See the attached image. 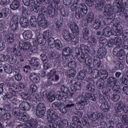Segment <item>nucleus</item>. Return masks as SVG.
<instances>
[{
  "label": "nucleus",
  "instance_id": "obj_7",
  "mask_svg": "<svg viewBox=\"0 0 128 128\" xmlns=\"http://www.w3.org/2000/svg\"><path fill=\"white\" fill-rule=\"evenodd\" d=\"M47 118L48 122L51 124L48 125L50 128H59V126L57 125L58 124L59 120L58 119L53 118L52 117L48 116Z\"/></svg>",
  "mask_w": 128,
  "mask_h": 128
},
{
  "label": "nucleus",
  "instance_id": "obj_43",
  "mask_svg": "<svg viewBox=\"0 0 128 128\" xmlns=\"http://www.w3.org/2000/svg\"><path fill=\"white\" fill-rule=\"evenodd\" d=\"M121 37L122 36H117L114 39V43H116V45L118 46V47L120 46L122 44V39Z\"/></svg>",
  "mask_w": 128,
  "mask_h": 128
},
{
  "label": "nucleus",
  "instance_id": "obj_8",
  "mask_svg": "<svg viewBox=\"0 0 128 128\" xmlns=\"http://www.w3.org/2000/svg\"><path fill=\"white\" fill-rule=\"evenodd\" d=\"M68 26L70 28L72 33L76 36L79 34L80 31L78 26L77 24L73 22H71L68 23Z\"/></svg>",
  "mask_w": 128,
  "mask_h": 128
},
{
  "label": "nucleus",
  "instance_id": "obj_16",
  "mask_svg": "<svg viewBox=\"0 0 128 128\" xmlns=\"http://www.w3.org/2000/svg\"><path fill=\"white\" fill-rule=\"evenodd\" d=\"M31 80L34 83L39 82L40 79L37 74L34 72L31 73L29 76Z\"/></svg>",
  "mask_w": 128,
  "mask_h": 128
},
{
  "label": "nucleus",
  "instance_id": "obj_56",
  "mask_svg": "<svg viewBox=\"0 0 128 128\" xmlns=\"http://www.w3.org/2000/svg\"><path fill=\"white\" fill-rule=\"evenodd\" d=\"M87 55L81 54L80 57L78 59L79 62L81 63L86 62V58Z\"/></svg>",
  "mask_w": 128,
  "mask_h": 128
},
{
  "label": "nucleus",
  "instance_id": "obj_32",
  "mask_svg": "<svg viewBox=\"0 0 128 128\" xmlns=\"http://www.w3.org/2000/svg\"><path fill=\"white\" fill-rule=\"evenodd\" d=\"M104 0H98V1L96 5V9L99 10H101L104 4Z\"/></svg>",
  "mask_w": 128,
  "mask_h": 128
},
{
  "label": "nucleus",
  "instance_id": "obj_25",
  "mask_svg": "<svg viewBox=\"0 0 128 128\" xmlns=\"http://www.w3.org/2000/svg\"><path fill=\"white\" fill-rule=\"evenodd\" d=\"M110 76V74L108 73V72L105 70H101L99 71V76L101 78H103L104 79H106L108 76Z\"/></svg>",
  "mask_w": 128,
  "mask_h": 128
},
{
  "label": "nucleus",
  "instance_id": "obj_36",
  "mask_svg": "<svg viewBox=\"0 0 128 128\" xmlns=\"http://www.w3.org/2000/svg\"><path fill=\"white\" fill-rule=\"evenodd\" d=\"M19 3L17 0H15L13 1L10 4V8L12 9L15 10L17 9L19 6Z\"/></svg>",
  "mask_w": 128,
  "mask_h": 128
},
{
  "label": "nucleus",
  "instance_id": "obj_3",
  "mask_svg": "<svg viewBox=\"0 0 128 128\" xmlns=\"http://www.w3.org/2000/svg\"><path fill=\"white\" fill-rule=\"evenodd\" d=\"M18 46L20 49L24 52H26L28 51L31 52H33L32 46L28 42H24L23 41H20L18 43Z\"/></svg>",
  "mask_w": 128,
  "mask_h": 128
},
{
  "label": "nucleus",
  "instance_id": "obj_64",
  "mask_svg": "<svg viewBox=\"0 0 128 128\" xmlns=\"http://www.w3.org/2000/svg\"><path fill=\"white\" fill-rule=\"evenodd\" d=\"M122 82L124 84L128 85V77L124 75L122 78Z\"/></svg>",
  "mask_w": 128,
  "mask_h": 128
},
{
  "label": "nucleus",
  "instance_id": "obj_57",
  "mask_svg": "<svg viewBox=\"0 0 128 128\" xmlns=\"http://www.w3.org/2000/svg\"><path fill=\"white\" fill-rule=\"evenodd\" d=\"M38 43L41 46L45 44L46 42V39L44 38H37L36 40Z\"/></svg>",
  "mask_w": 128,
  "mask_h": 128
},
{
  "label": "nucleus",
  "instance_id": "obj_5",
  "mask_svg": "<svg viewBox=\"0 0 128 128\" xmlns=\"http://www.w3.org/2000/svg\"><path fill=\"white\" fill-rule=\"evenodd\" d=\"M76 100L78 102H77L76 104L74 105L76 108L78 110H81L84 108V106L88 104V100H85L82 99L81 96H80L78 97L76 99Z\"/></svg>",
  "mask_w": 128,
  "mask_h": 128
},
{
  "label": "nucleus",
  "instance_id": "obj_14",
  "mask_svg": "<svg viewBox=\"0 0 128 128\" xmlns=\"http://www.w3.org/2000/svg\"><path fill=\"white\" fill-rule=\"evenodd\" d=\"M19 108L22 110L24 111H28L30 108V104L28 102H24L20 104Z\"/></svg>",
  "mask_w": 128,
  "mask_h": 128
},
{
  "label": "nucleus",
  "instance_id": "obj_26",
  "mask_svg": "<svg viewBox=\"0 0 128 128\" xmlns=\"http://www.w3.org/2000/svg\"><path fill=\"white\" fill-rule=\"evenodd\" d=\"M101 22L99 19L96 18L94 20L92 24L94 29L96 30L98 29L100 26Z\"/></svg>",
  "mask_w": 128,
  "mask_h": 128
},
{
  "label": "nucleus",
  "instance_id": "obj_47",
  "mask_svg": "<svg viewBox=\"0 0 128 128\" xmlns=\"http://www.w3.org/2000/svg\"><path fill=\"white\" fill-rule=\"evenodd\" d=\"M48 95L47 98L49 102H52L54 100L55 96L53 93L50 92L48 93Z\"/></svg>",
  "mask_w": 128,
  "mask_h": 128
},
{
  "label": "nucleus",
  "instance_id": "obj_28",
  "mask_svg": "<svg viewBox=\"0 0 128 128\" xmlns=\"http://www.w3.org/2000/svg\"><path fill=\"white\" fill-rule=\"evenodd\" d=\"M17 118L21 121L26 122L28 120L27 114L26 112H22L20 115Z\"/></svg>",
  "mask_w": 128,
  "mask_h": 128
},
{
  "label": "nucleus",
  "instance_id": "obj_31",
  "mask_svg": "<svg viewBox=\"0 0 128 128\" xmlns=\"http://www.w3.org/2000/svg\"><path fill=\"white\" fill-rule=\"evenodd\" d=\"M123 102L120 101L118 102L114 108L115 111L117 112H120L122 110Z\"/></svg>",
  "mask_w": 128,
  "mask_h": 128
},
{
  "label": "nucleus",
  "instance_id": "obj_39",
  "mask_svg": "<svg viewBox=\"0 0 128 128\" xmlns=\"http://www.w3.org/2000/svg\"><path fill=\"white\" fill-rule=\"evenodd\" d=\"M22 12L20 18H27L28 14V10L23 6H22Z\"/></svg>",
  "mask_w": 128,
  "mask_h": 128
},
{
  "label": "nucleus",
  "instance_id": "obj_22",
  "mask_svg": "<svg viewBox=\"0 0 128 128\" xmlns=\"http://www.w3.org/2000/svg\"><path fill=\"white\" fill-rule=\"evenodd\" d=\"M48 116L49 115L50 116L53 118L58 119V116L57 113L52 109H48L47 111Z\"/></svg>",
  "mask_w": 128,
  "mask_h": 128
},
{
  "label": "nucleus",
  "instance_id": "obj_17",
  "mask_svg": "<svg viewBox=\"0 0 128 128\" xmlns=\"http://www.w3.org/2000/svg\"><path fill=\"white\" fill-rule=\"evenodd\" d=\"M99 58H102L104 57L106 54V49L104 47H100L98 51Z\"/></svg>",
  "mask_w": 128,
  "mask_h": 128
},
{
  "label": "nucleus",
  "instance_id": "obj_20",
  "mask_svg": "<svg viewBox=\"0 0 128 128\" xmlns=\"http://www.w3.org/2000/svg\"><path fill=\"white\" fill-rule=\"evenodd\" d=\"M57 125L59 126V128L60 127L63 128H66L68 126V121L65 119L62 120L60 121H59L58 123L57 124Z\"/></svg>",
  "mask_w": 128,
  "mask_h": 128
},
{
  "label": "nucleus",
  "instance_id": "obj_49",
  "mask_svg": "<svg viewBox=\"0 0 128 128\" xmlns=\"http://www.w3.org/2000/svg\"><path fill=\"white\" fill-rule=\"evenodd\" d=\"M48 45L51 48H54V44L55 43V40L54 38H50L48 39Z\"/></svg>",
  "mask_w": 128,
  "mask_h": 128
},
{
  "label": "nucleus",
  "instance_id": "obj_4",
  "mask_svg": "<svg viewBox=\"0 0 128 128\" xmlns=\"http://www.w3.org/2000/svg\"><path fill=\"white\" fill-rule=\"evenodd\" d=\"M114 8L111 5L107 4L105 6L104 9V14L106 17H115V14L113 12Z\"/></svg>",
  "mask_w": 128,
  "mask_h": 128
},
{
  "label": "nucleus",
  "instance_id": "obj_37",
  "mask_svg": "<svg viewBox=\"0 0 128 128\" xmlns=\"http://www.w3.org/2000/svg\"><path fill=\"white\" fill-rule=\"evenodd\" d=\"M71 51V49L69 47L67 46L64 48L62 54L63 56H68L70 55Z\"/></svg>",
  "mask_w": 128,
  "mask_h": 128
},
{
  "label": "nucleus",
  "instance_id": "obj_2",
  "mask_svg": "<svg viewBox=\"0 0 128 128\" xmlns=\"http://www.w3.org/2000/svg\"><path fill=\"white\" fill-rule=\"evenodd\" d=\"M82 7H78L75 12V16L78 20L82 18L87 14L88 9L86 5L84 4H81Z\"/></svg>",
  "mask_w": 128,
  "mask_h": 128
},
{
  "label": "nucleus",
  "instance_id": "obj_30",
  "mask_svg": "<svg viewBox=\"0 0 128 128\" xmlns=\"http://www.w3.org/2000/svg\"><path fill=\"white\" fill-rule=\"evenodd\" d=\"M104 84V81L102 78L99 79L96 82L97 87L100 90L103 89L105 88Z\"/></svg>",
  "mask_w": 128,
  "mask_h": 128
},
{
  "label": "nucleus",
  "instance_id": "obj_34",
  "mask_svg": "<svg viewBox=\"0 0 128 128\" xmlns=\"http://www.w3.org/2000/svg\"><path fill=\"white\" fill-rule=\"evenodd\" d=\"M54 46V48H55L56 49L60 50H61L63 46L61 41L59 40H56Z\"/></svg>",
  "mask_w": 128,
  "mask_h": 128
},
{
  "label": "nucleus",
  "instance_id": "obj_15",
  "mask_svg": "<svg viewBox=\"0 0 128 128\" xmlns=\"http://www.w3.org/2000/svg\"><path fill=\"white\" fill-rule=\"evenodd\" d=\"M4 38L6 42L9 44H12L14 39V35L12 33H8L5 35Z\"/></svg>",
  "mask_w": 128,
  "mask_h": 128
},
{
  "label": "nucleus",
  "instance_id": "obj_24",
  "mask_svg": "<svg viewBox=\"0 0 128 128\" xmlns=\"http://www.w3.org/2000/svg\"><path fill=\"white\" fill-rule=\"evenodd\" d=\"M93 94L90 93L86 92L83 93L81 96H81L82 99H84L85 101L88 100V104L90 102L89 100Z\"/></svg>",
  "mask_w": 128,
  "mask_h": 128
},
{
  "label": "nucleus",
  "instance_id": "obj_54",
  "mask_svg": "<svg viewBox=\"0 0 128 128\" xmlns=\"http://www.w3.org/2000/svg\"><path fill=\"white\" fill-rule=\"evenodd\" d=\"M68 75L70 77H73L76 74V70L74 69L68 70L67 72Z\"/></svg>",
  "mask_w": 128,
  "mask_h": 128
},
{
  "label": "nucleus",
  "instance_id": "obj_42",
  "mask_svg": "<svg viewBox=\"0 0 128 128\" xmlns=\"http://www.w3.org/2000/svg\"><path fill=\"white\" fill-rule=\"evenodd\" d=\"M86 76V74L85 71L84 70H81L78 73L77 75V78L79 80H83L85 78Z\"/></svg>",
  "mask_w": 128,
  "mask_h": 128
},
{
  "label": "nucleus",
  "instance_id": "obj_62",
  "mask_svg": "<svg viewBox=\"0 0 128 128\" xmlns=\"http://www.w3.org/2000/svg\"><path fill=\"white\" fill-rule=\"evenodd\" d=\"M32 96L33 97V98L36 99L38 100H41L42 98V96L40 94L38 93H34L31 94Z\"/></svg>",
  "mask_w": 128,
  "mask_h": 128
},
{
  "label": "nucleus",
  "instance_id": "obj_51",
  "mask_svg": "<svg viewBox=\"0 0 128 128\" xmlns=\"http://www.w3.org/2000/svg\"><path fill=\"white\" fill-rule=\"evenodd\" d=\"M60 90L62 92L65 94H68L70 93L68 88L64 85L61 86Z\"/></svg>",
  "mask_w": 128,
  "mask_h": 128
},
{
  "label": "nucleus",
  "instance_id": "obj_60",
  "mask_svg": "<svg viewBox=\"0 0 128 128\" xmlns=\"http://www.w3.org/2000/svg\"><path fill=\"white\" fill-rule=\"evenodd\" d=\"M2 117L4 120H8L10 119L11 118V116L10 113L7 112L2 114Z\"/></svg>",
  "mask_w": 128,
  "mask_h": 128
},
{
  "label": "nucleus",
  "instance_id": "obj_59",
  "mask_svg": "<svg viewBox=\"0 0 128 128\" xmlns=\"http://www.w3.org/2000/svg\"><path fill=\"white\" fill-rule=\"evenodd\" d=\"M46 110H36V116L38 117L42 118L44 115Z\"/></svg>",
  "mask_w": 128,
  "mask_h": 128
},
{
  "label": "nucleus",
  "instance_id": "obj_29",
  "mask_svg": "<svg viewBox=\"0 0 128 128\" xmlns=\"http://www.w3.org/2000/svg\"><path fill=\"white\" fill-rule=\"evenodd\" d=\"M28 123L30 125V128H36L38 124L37 120L35 119H31L29 120Z\"/></svg>",
  "mask_w": 128,
  "mask_h": 128
},
{
  "label": "nucleus",
  "instance_id": "obj_40",
  "mask_svg": "<svg viewBox=\"0 0 128 128\" xmlns=\"http://www.w3.org/2000/svg\"><path fill=\"white\" fill-rule=\"evenodd\" d=\"M110 76L107 79V82L110 84H115L117 82L116 78L113 76Z\"/></svg>",
  "mask_w": 128,
  "mask_h": 128
},
{
  "label": "nucleus",
  "instance_id": "obj_21",
  "mask_svg": "<svg viewBox=\"0 0 128 128\" xmlns=\"http://www.w3.org/2000/svg\"><path fill=\"white\" fill-rule=\"evenodd\" d=\"M11 112L12 114L17 118L22 113L19 108L16 107L13 108L11 110Z\"/></svg>",
  "mask_w": 128,
  "mask_h": 128
},
{
  "label": "nucleus",
  "instance_id": "obj_55",
  "mask_svg": "<svg viewBox=\"0 0 128 128\" xmlns=\"http://www.w3.org/2000/svg\"><path fill=\"white\" fill-rule=\"evenodd\" d=\"M91 75L93 78H96L99 76V71L96 69L93 70Z\"/></svg>",
  "mask_w": 128,
  "mask_h": 128
},
{
  "label": "nucleus",
  "instance_id": "obj_27",
  "mask_svg": "<svg viewBox=\"0 0 128 128\" xmlns=\"http://www.w3.org/2000/svg\"><path fill=\"white\" fill-rule=\"evenodd\" d=\"M100 108L104 112H108L109 108V106L108 104V102L106 101L103 102L101 104Z\"/></svg>",
  "mask_w": 128,
  "mask_h": 128
},
{
  "label": "nucleus",
  "instance_id": "obj_63",
  "mask_svg": "<svg viewBox=\"0 0 128 128\" xmlns=\"http://www.w3.org/2000/svg\"><path fill=\"white\" fill-rule=\"evenodd\" d=\"M115 69L117 70H122L124 68L123 64L120 62H118L116 63V66L115 67Z\"/></svg>",
  "mask_w": 128,
  "mask_h": 128
},
{
  "label": "nucleus",
  "instance_id": "obj_6",
  "mask_svg": "<svg viewBox=\"0 0 128 128\" xmlns=\"http://www.w3.org/2000/svg\"><path fill=\"white\" fill-rule=\"evenodd\" d=\"M88 119L92 121L102 120L104 119L103 114L100 113L92 112L88 114Z\"/></svg>",
  "mask_w": 128,
  "mask_h": 128
},
{
  "label": "nucleus",
  "instance_id": "obj_53",
  "mask_svg": "<svg viewBox=\"0 0 128 128\" xmlns=\"http://www.w3.org/2000/svg\"><path fill=\"white\" fill-rule=\"evenodd\" d=\"M40 58L44 64H46L48 61V60L46 56L44 54H41L40 55Z\"/></svg>",
  "mask_w": 128,
  "mask_h": 128
},
{
  "label": "nucleus",
  "instance_id": "obj_13",
  "mask_svg": "<svg viewBox=\"0 0 128 128\" xmlns=\"http://www.w3.org/2000/svg\"><path fill=\"white\" fill-rule=\"evenodd\" d=\"M10 11L8 8H5L2 9L1 12H0V18H3L7 20L9 18V12Z\"/></svg>",
  "mask_w": 128,
  "mask_h": 128
},
{
  "label": "nucleus",
  "instance_id": "obj_45",
  "mask_svg": "<svg viewBox=\"0 0 128 128\" xmlns=\"http://www.w3.org/2000/svg\"><path fill=\"white\" fill-rule=\"evenodd\" d=\"M44 38L48 40V38L51 37L52 35L51 31L50 30H46L45 31L43 34Z\"/></svg>",
  "mask_w": 128,
  "mask_h": 128
},
{
  "label": "nucleus",
  "instance_id": "obj_11",
  "mask_svg": "<svg viewBox=\"0 0 128 128\" xmlns=\"http://www.w3.org/2000/svg\"><path fill=\"white\" fill-rule=\"evenodd\" d=\"M82 81L80 82H76L74 85H71L70 88L71 90L74 92H75L77 90H80L82 86Z\"/></svg>",
  "mask_w": 128,
  "mask_h": 128
},
{
  "label": "nucleus",
  "instance_id": "obj_61",
  "mask_svg": "<svg viewBox=\"0 0 128 128\" xmlns=\"http://www.w3.org/2000/svg\"><path fill=\"white\" fill-rule=\"evenodd\" d=\"M6 82L7 84V86L9 87L10 86L14 84L13 80L9 77H8L6 80Z\"/></svg>",
  "mask_w": 128,
  "mask_h": 128
},
{
  "label": "nucleus",
  "instance_id": "obj_33",
  "mask_svg": "<svg viewBox=\"0 0 128 128\" xmlns=\"http://www.w3.org/2000/svg\"><path fill=\"white\" fill-rule=\"evenodd\" d=\"M22 35L23 37L25 39L28 40L32 38V34L31 31L27 30L24 32L23 33Z\"/></svg>",
  "mask_w": 128,
  "mask_h": 128
},
{
  "label": "nucleus",
  "instance_id": "obj_50",
  "mask_svg": "<svg viewBox=\"0 0 128 128\" xmlns=\"http://www.w3.org/2000/svg\"><path fill=\"white\" fill-rule=\"evenodd\" d=\"M122 124L124 125H126L128 124V117L126 114L122 116Z\"/></svg>",
  "mask_w": 128,
  "mask_h": 128
},
{
  "label": "nucleus",
  "instance_id": "obj_58",
  "mask_svg": "<svg viewBox=\"0 0 128 128\" xmlns=\"http://www.w3.org/2000/svg\"><path fill=\"white\" fill-rule=\"evenodd\" d=\"M112 90L114 92L117 93H119L121 90L118 84H114L113 85Z\"/></svg>",
  "mask_w": 128,
  "mask_h": 128
},
{
  "label": "nucleus",
  "instance_id": "obj_35",
  "mask_svg": "<svg viewBox=\"0 0 128 128\" xmlns=\"http://www.w3.org/2000/svg\"><path fill=\"white\" fill-rule=\"evenodd\" d=\"M126 52L124 50L122 49L119 50L117 56H118L119 59L122 60L124 59L125 58Z\"/></svg>",
  "mask_w": 128,
  "mask_h": 128
},
{
  "label": "nucleus",
  "instance_id": "obj_10",
  "mask_svg": "<svg viewBox=\"0 0 128 128\" xmlns=\"http://www.w3.org/2000/svg\"><path fill=\"white\" fill-rule=\"evenodd\" d=\"M38 58L36 57L32 58L30 61L29 63L32 65L34 66L35 69L38 70L40 68V63L37 61Z\"/></svg>",
  "mask_w": 128,
  "mask_h": 128
},
{
  "label": "nucleus",
  "instance_id": "obj_19",
  "mask_svg": "<svg viewBox=\"0 0 128 128\" xmlns=\"http://www.w3.org/2000/svg\"><path fill=\"white\" fill-rule=\"evenodd\" d=\"M20 24L22 27L26 28L29 25V21L27 18H20Z\"/></svg>",
  "mask_w": 128,
  "mask_h": 128
},
{
  "label": "nucleus",
  "instance_id": "obj_41",
  "mask_svg": "<svg viewBox=\"0 0 128 128\" xmlns=\"http://www.w3.org/2000/svg\"><path fill=\"white\" fill-rule=\"evenodd\" d=\"M82 35L83 38L85 40H88V39L89 30L88 28H85L82 30Z\"/></svg>",
  "mask_w": 128,
  "mask_h": 128
},
{
  "label": "nucleus",
  "instance_id": "obj_18",
  "mask_svg": "<svg viewBox=\"0 0 128 128\" xmlns=\"http://www.w3.org/2000/svg\"><path fill=\"white\" fill-rule=\"evenodd\" d=\"M95 82L94 80L91 81L86 86V90L88 91L94 92L95 91L94 84Z\"/></svg>",
  "mask_w": 128,
  "mask_h": 128
},
{
  "label": "nucleus",
  "instance_id": "obj_52",
  "mask_svg": "<svg viewBox=\"0 0 128 128\" xmlns=\"http://www.w3.org/2000/svg\"><path fill=\"white\" fill-rule=\"evenodd\" d=\"M72 120L73 122L77 124H81V122L80 118L76 116H73Z\"/></svg>",
  "mask_w": 128,
  "mask_h": 128
},
{
  "label": "nucleus",
  "instance_id": "obj_1",
  "mask_svg": "<svg viewBox=\"0 0 128 128\" xmlns=\"http://www.w3.org/2000/svg\"><path fill=\"white\" fill-rule=\"evenodd\" d=\"M56 71L54 69L50 70L49 72L48 73L46 76L48 80L47 82V85H52L54 82H57L60 79L59 76L56 74Z\"/></svg>",
  "mask_w": 128,
  "mask_h": 128
},
{
  "label": "nucleus",
  "instance_id": "obj_46",
  "mask_svg": "<svg viewBox=\"0 0 128 128\" xmlns=\"http://www.w3.org/2000/svg\"><path fill=\"white\" fill-rule=\"evenodd\" d=\"M39 26L42 28H45L48 26V22L46 19H44L38 23Z\"/></svg>",
  "mask_w": 128,
  "mask_h": 128
},
{
  "label": "nucleus",
  "instance_id": "obj_38",
  "mask_svg": "<svg viewBox=\"0 0 128 128\" xmlns=\"http://www.w3.org/2000/svg\"><path fill=\"white\" fill-rule=\"evenodd\" d=\"M111 29L108 26L104 28L103 31V34L106 36H109L111 34Z\"/></svg>",
  "mask_w": 128,
  "mask_h": 128
},
{
  "label": "nucleus",
  "instance_id": "obj_23",
  "mask_svg": "<svg viewBox=\"0 0 128 128\" xmlns=\"http://www.w3.org/2000/svg\"><path fill=\"white\" fill-rule=\"evenodd\" d=\"M80 48L81 51V54L87 55L89 52L88 48L85 45L82 44L80 46Z\"/></svg>",
  "mask_w": 128,
  "mask_h": 128
},
{
  "label": "nucleus",
  "instance_id": "obj_9",
  "mask_svg": "<svg viewBox=\"0 0 128 128\" xmlns=\"http://www.w3.org/2000/svg\"><path fill=\"white\" fill-rule=\"evenodd\" d=\"M51 4H49L48 6V14L49 16L51 18L53 17L56 19L58 18V16H57V13L55 12V9L51 7Z\"/></svg>",
  "mask_w": 128,
  "mask_h": 128
},
{
  "label": "nucleus",
  "instance_id": "obj_48",
  "mask_svg": "<svg viewBox=\"0 0 128 128\" xmlns=\"http://www.w3.org/2000/svg\"><path fill=\"white\" fill-rule=\"evenodd\" d=\"M36 110H46L45 106L42 103H40L37 105Z\"/></svg>",
  "mask_w": 128,
  "mask_h": 128
},
{
  "label": "nucleus",
  "instance_id": "obj_44",
  "mask_svg": "<svg viewBox=\"0 0 128 128\" xmlns=\"http://www.w3.org/2000/svg\"><path fill=\"white\" fill-rule=\"evenodd\" d=\"M4 68L5 72L7 73L10 74L12 72V68L8 64H4Z\"/></svg>",
  "mask_w": 128,
  "mask_h": 128
},
{
  "label": "nucleus",
  "instance_id": "obj_12",
  "mask_svg": "<svg viewBox=\"0 0 128 128\" xmlns=\"http://www.w3.org/2000/svg\"><path fill=\"white\" fill-rule=\"evenodd\" d=\"M62 35L64 38L66 42L70 41L73 36L71 34H70L68 31L66 30H64L63 31Z\"/></svg>",
  "mask_w": 128,
  "mask_h": 128
}]
</instances>
